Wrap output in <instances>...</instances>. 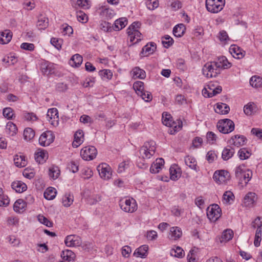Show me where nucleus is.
I'll use <instances>...</instances> for the list:
<instances>
[{
  "instance_id": "nucleus-31",
  "label": "nucleus",
  "mask_w": 262,
  "mask_h": 262,
  "mask_svg": "<svg viewBox=\"0 0 262 262\" xmlns=\"http://www.w3.org/2000/svg\"><path fill=\"white\" fill-rule=\"evenodd\" d=\"M61 257L62 258V259L69 262H71L74 261L75 257V254L71 250H66L62 251Z\"/></svg>"
},
{
  "instance_id": "nucleus-54",
  "label": "nucleus",
  "mask_w": 262,
  "mask_h": 262,
  "mask_svg": "<svg viewBox=\"0 0 262 262\" xmlns=\"http://www.w3.org/2000/svg\"><path fill=\"white\" fill-rule=\"evenodd\" d=\"M252 177V171L249 169H247L245 171L242 177V179L240 180L241 181L243 180L245 181V184H247L248 182L250 181Z\"/></svg>"
},
{
  "instance_id": "nucleus-29",
  "label": "nucleus",
  "mask_w": 262,
  "mask_h": 262,
  "mask_svg": "<svg viewBox=\"0 0 262 262\" xmlns=\"http://www.w3.org/2000/svg\"><path fill=\"white\" fill-rule=\"evenodd\" d=\"M234 150L231 146H227L223 149L222 154V158L227 161L230 159L234 155Z\"/></svg>"
},
{
  "instance_id": "nucleus-23",
  "label": "nucleus",
  "mask_w": 262,
  "mask_h": 262,
  "mask_svg": "<svg viewBox=\"0 0 262 262\" xmlns=\"http://www.w3.org/2000/svg\"><path fill=\"white\" fill-rule=\"evenodd\" d=\"M257 111V107L256 104L253 102H249L244 106V112L247 115H252L255 113Z\"/></svg>"
},
{
  "instance_id": "nucleus-39",
  "label": "nucleus",
  "mask_w": 262,
  "mask_h": 262,
  "mask_svg": "<svg viewBox=\"0 0 262 262\" xmlns=\"http://www.w3.org/2000/svg\"><path fill=\"white\" fill-rule=\"evenodd\" d=\"M56 194V189L53 187H49L44 192V197L47 200H51L55 198Z\"/></svg>"
},
{
  "instance_id": "nucleus-11",
  "label": "nucleus",
  "mask_w": 262,
  "mask_h": 262,
  "mask_svg": "<svg viewBox=\"0 0 262 262\" xmlns=\"http://www.w3.org/2000/svg\"><path fill=\"white\" fill-rule=\"evenodd\" d=\"M64 243L67 247L79 246L82 244L81 238L76 235H68L64 240Z\"/></svg>"
},
{
  "instance_id": "nucleus-20",
  "label": "nucleus",
  "mask_w": 262,
  "mask_h": 262,
  "mask_svg": "<svg viewBox=\"0 0 262 262\" xmlns=\"http://www.w3.org/2000/svg\"><path fill=\"white\" fill-rule=\"evenodd\" d=\"M255 198L256 194L255 193L251 192L248 193L244 199L243 203L244 205L249 207L252 206L255 202Z\"/></svg>"
},
{
  "instance_id": "nucleus-41",
  "label": "nucleus",
  "mask_w": 262,
  "mask_h": 262,
  "mask_svg": "<svg viewBox=\"0 0 262 262\" xmlns=\"http://www.w3.org/2000/svg\"><path fill=\"white\" fill-rule=\"evenodd\" d=\"M127 20L125 17H122L115 20L114 25L116 30H119L124 28L127 25Z\"/></svg>"
},
{
  "instance_id": "nucleus-32",
  "label": "nucleus",
  "mask_w": 262,
  "mask_h": 262,
  "mask_svg": "<svg viewBox=\"0 0 262 262\" xmlns=\"http://www.w3.org/2000/svg\"><path fill=\"white\" fill-rule=\"evenodd\" d=\"M146 77L145 72L139 67H135L133 69V77L135 79H144Z\"/></svg>"
},
{
  "instance_id": "nucleus-64",
  "label": "nucleus",
  "mask_w": 262,
  "mask_h": 262,
  "mask_svg": "<svg viewBox=\"0 0 262 262\" xmlns=\"http://www.w3.org/2000/svg\"><path fill=\"white\" fill-rule=\"evenodd\" d=\"M251 133L256 136L258 138L262 139V129L258 128H253Z\"/></svg>"
},
{
  "instance_id": "nucleus-10",
  "label": "nucleus",
  "mask_w": 262,
  "mask_h": 262,
  "mask_svg": "<svg viewBox=\"0 0 262 262\" xmlns=\"http://www.w3.org/2000/svg\"><path fill=\"white\" fill-rule=\"evenodd\" d=\"M100 177L104 180H108L111 178L112 171L111 167L105 163L100 164L98 167Z\"/></svg>"
},
{
  "instance_id": "nucleus-7",
  "label": "nucleus",
  "mask_w": 262,
  "mask_h": 262,
  "mask_svg": "<svg viewBox=\"0 0 262 262\" xmlns=\"http://www.w3.org/2000/svg\"><path fill=\"white\" fill-rule=\"evenodd\" d=\"M97 154L96 148L93 146H86L83 148L80 151V155L84 160H91L94 159Z\"/></svg>"
},
{
  "instance_id": "nucleus-53",
  "label": "nucleus",
  "mask_w": 262,
  "mask_h": 262,
  "mask_svg": "<svg viewBox=\"0 0 262 262\" xmlns=\"http://www.w3.org/2000/svg\"><path fill=\"white\" fill-rule=\"evenodd\" d=\"M208 89H209L210 91H211V92H210L209 93L207 94L208 97H212L218 94H220L222 90V86H217L214 89H212L211 88L209 87Z\"/></svg>"
},
{
  "instance_id": "nucleus-60",
  "label": "nucleus",
  "mask_w": 262,
  "mask_h": 262,
  "mask_svg": "<svg viewBox=\"0 0 262 262\" xmlns=\"http://www.w3.org/2000/svg\"><path fill=\"white\" fill-rule=\"evenodd\" d=\"M111 24L106 21H103L100 24V28L101 30L105 32H110L112 31Z\"/></svg>"
},
{
  "instance_id": "nucleus-40",
  "label": "nucleus",
  "mask_w": 262,
  "mask_h": 262,
  "mask_svg": "<svg viewBox=\"0 0 262 262\" xmlns=\"http://www.w3.org/2000/svg\"><path fill=\"white\" fill-rule=\"evenodd\" d=\"M6 132L10 136H13L16 134L17 129L15 124L12 122L7 123L6 126Z\"/></svg>"
},
{
  "instance_id": "nucleus-12",
  "label": "nucleus",
  "mask_w": 262,
  "mask_h": 262,
  "mask_svg": "<svg viewBox=\"0 0 262 262\" xmlns=\"http://www.w3.org/2000/svg\"><path fill=\"white\" fill-rule=\"evenodd\" d=\"M58 112L56 108H52L48 110L47 114V118L51 124L56 125L58 124Z\"/></svg>"
},
{
  "instance_id": "nucleus-48",
  "label": "nucleus",
  "mask_w": 262,
  "mask_h": 262,
  "mask_svg": "<svg viewBox=\"0 0 262 262\" xmlns=\"http://www.w3.org/2000/svg\"><path fill=\"white\" fill-rule=\"evenodd\" d=\"M49 176L53 179H56L60 174V170L58 167H52L49 168Z\"/></svg>"
},
{
  "instance_id": "nucleus-26",
  "label": "nucleus",
  "mask_w": 262,
  "mask_h": 262,
  "mask_svg": "<svg viewBox=\"0 0 262 262\" xmlns=\"http://www.w3.org/2000/svg\"><path fill=\"white\" fill-rule=\"evenodd\" d=\"M83 61L82 57L78 54L74 55L69 61V64L72 67H78Z\"/></svg>"
},
{
  "instance_id": "nucleus-57",
  "label": "nucleus",
  "mask_w": 262,
  "mask_h": 262,
  "mask_svg": "<svg viewBox=\"0 0 262 262\" xmlns=\"http://www.w3.org/2000/svg\"><path fill=\"white\" fill-rule=\"evenodd\" d=\"M223 198L226 203H228L230 200H233L234 196L231 191H227L224 193Z\"/></svg>"
},
{
  "instance_id": "nucleus-36",
  "label": "nucleus",
  "mask_w": 262,
  "mask_h": 262,
  "mask_svg": "<svg viewBox=\"0 0 262 262\" xmlns=\"http://www.w3.org/2000/svg\"><path fill=\"white\" fill-rule=\"evenodd\" d=\"M250 85L255 88H260L262 87V78L259 76H252L250 79Z\"/></svg>"
},
{
  "instance_id": "nucleus-55",
  "label": "nucleus",
  "mask_w": 262,
  "mask_h": 262,
  "mask_svg": "<svg viewBox=\"0 0 262 262\" xmlns=\"http://www.w3.org/2000/svg\"><path fill=\"white\" fill-rule=\"evenodd\" d=\"M129 164V161H124L121 163H120L119 165L118 168V172L119 173H122L125 170L126 168L128 167Z\"/></svg>"
},
{
  "instance_id": "nucleus-18",
  "label": "nucleus",
  "mask_w": 262,
  "mask_h": 262,
  "mask_svg": "<svg viewBox=\"0 0 262 262\" xmlns=\"http://www.w3.org/2000/svg\"><path fill=\"white\" fill-rule=\"evenodd\" d=\"M12 37V33L9 30H5L0 32V43L4 45L9 43L11 41Z\"/></svg>"
},
{
  "instance_id": "nucleus-49",
  "label": "nucleus",
  "mask_w": 262,
  "mask_h": 262,
  "mask_svg": "<svg viewBox=\"0 0 262 262\" xmlns=\"http://www.w3.org/2000/svg\"><path fill=\"white\" fill-rule=\"evenodd\" d=\"M238 154L239 158L241 160H245L248 159L251 155L250 152L245 148L240 149L238 151Z\"/></svg>"
},
{
  "instance_id": "nucleus-25",
  "label": "nucleus",
  "mask_w": 262,
  "mask_h": 262,
  "mask_svg": "<svg viewBox=\"0 0 262 262\" xmlns=\"http://www.w3.org/2000/svg\"><path fill=\"white\" fill-rule=\"evenodd\" d=\"M169 238L172 240H177L182 234L181 228L178 227H172L170 228Z\"/></svg>"
},
{
  "instance_id": "nucleus-47",
  "label": "nucleus",
  "mask_w": 262,
  "mask_h": 262,
  "mask_svg": "<svg viewBox=\"0 0 262 262\" xmlns=\"http://www.w3.org/2000/svg\"><path fill=\"white\" fill-rule=\"evenodd\" d=\"M162 43L165 48H168L173 44V40L170 36L166 35L162 38Z\"/></svg>"
},
{
  "instance_id": "nucleus-27",
  "label": "nucleus",
  "mask_w": 262,
  "mask_h": 262,
  "mask_svg": "<svg viewBox=\"0 0 262 262\" xmlns=\"http://www.w3.org/2000/svg\"><path fill=\"white\" fill-rule=\"evenodd\" d=\"M12 188L17 192H23L27 190L26 184L21 181L14 182L11 185Z\"/></svg>"
},
{
  "instance_id": "nucleus-2",
  "label": "nucleus",
  "mask_w": 262,
  "mask_h": 262,
  "mask_svg": "<svg viewBox=\"0 0 262 262\" xmlns=\"http://www.w3.org/2000/svg\"><path fill=\"white\" fill-rule=\"evenodd\" d=\"M202 73L207 78L216 77L221 73L219 66L215 61L205 63L202 68Z\"/></svg>"
},
{
  "instance_id": "nucleus-28",
  "label": "nucleus",
  "mask_w": 262,
  "mask_h": 262,
  "mask_svg": "<svg viewBox=\"0 0 262 262\" xmlns=\"http://www.w3.org/2000/svg\"><path fill=\"white\" fill-rule=\"evenodd\" d=\"M48 18L46 16L40 15L38 16L37 26L39 30H43L48 26Z\"/></svg>"
},
{
  "instance_id": "nucleus-24",
  "label": "nucleus",
  "mask_w": 262,
  "mask_h": 262,
  "mask_svg": "<svg viewBox=\"0 0 262 262\" xmlns=\"http://www.w3.org/2000/svg\"><path fill=\"white\" fill-rule=\"evenodd\" d=\"M214 110L216 113L220 114H227L230 111V107L225 103H217Z\"/></svg>"
},
{
  "instance_id": "nucleus-15",
  "label": "nucleus",
  "mask_w": 262,
  "mask_h": 262,
  "mask_svg": "<svg viewBox=\"0 0 262 262\" xmlns=\"http://www.w3.org/2000/svg\"><path fill=\"white\" fill-rule=\"evenodd\" d=\"M156 49V45L153 42L148 43L144 46L140 53L141 57L148 56L149 55L152 54Z\"/></svg>"
},
{
  "instance_id": "nucleus-1",
  "label": "nucleus",
  "mask_w": 262,
  "mask_h": 262,
  "mask_svg": "<svg viewBox=\"0 0 262 262\" xmlns=\"http://www.w3.org/2000/svg\"><path fill=\"white\" fill-rule=\"evenodd\" d=\"M156 143L154 141L145 142L139 150L140 158L143 160L150 159L155 153Z\"/></svg>"
},
{
  "instance_id": "nucleus-58",
  "label": "nucleus",
  "mask_w": 262,
  "mask_h": 262,
  "mask_svg": "<svg viewBox=\"0 0 262 262\" xmlns=\"http://www.w3.org/2000/svg\"><path fill=\"white\" fill-rule=\"evenodd\" d=\"M146 5L149 9L152 10L158 7L159 3L157 0H147Z\"/></svg>"
},
{
  "instance_id": "nucleus-21",
  "label": "nucleus",
  "mask_w": 262,
  "mask_h": 262,
  "mask_svg": "<svg viewBox=\"0 0 262 262\" xmlns=\"http://www.w3.org/2000/svg\"><path fill=\"white\" fill-rule=\"evenodd\" d=\"M148 250V246L142 245L135 250L134 255L137 257L145 258L147 255Z\"/></svg>"
},
{
  "instance_id": "nucleus-35",
  "label": "nucleus",
  "mask_w": 262,
  "mask_h": 262,
  "mask_svg": "<svg viewBox=\"0 0 262 262\" xmlns=\"http://www.w3.org/2000/svg\"><path fill=\"white\" fill-rule=\"evenodd\" d=\"M14 162L15 165L19 167H24L27 164L25 156L21 155H16L14 158Z\"/></svg>"
},
{
  "instance_id": "nucleus-30",
  "label": "nucleus",
  "mask_w": 262,
  "mask_h": 262,
  "mask_svg": "<svg viewBox=\"0 0 262 262\" xmlns=\"http://www.w3.org/2000/svg\"><path fill=\"white\" fill-rule=\"evenodd\" d=\"M186 30L185 26L183 24L176 25L173 29V35L177 37H180L183 35Z\"/></svg>"
},
{
  "instance_id": "nucleus-38",
  "label": "nucleus",
  "mask_w": 262,
  "mask_h": 262,
  "mask_svg": "<svg viewBox=\"0 0 262 262\" xmlns=\"http://www.w3.org/2000/svg\"><path fill=\"white\" fill-rule=\"evenodd\" d=\"M185 162L192 169L197 170V162L194 158L188 156L185 158Z\"/></svg>"
},
{
  "instance_id": "nucleus-8",
  "label": "nucleus",
  "mask_w": 262,
  "mask_h": 262,
  "mask_svg": "<svg viewBox=\"0 0 262 262\" xmlns=\"http://www.w3.org/2000/svg\"><path fill=\"white\" fill-rule=\"evenodd\" d=\"M213 178L219 184L226 183L230 179V174L226 170H217L214 173Z\"/></svg>"
},
{
  "instance_id": "nucleus-37",
  "label": "nucleus",
  "mask_w": 262,
  "mask_h": 262,
  "mask_svg": "<svg viewBox=\"0 0 262 262\" xmlns=\"http://www.w3.org/2000/svg\"><path fill=\"white\" fill-rule=\"evenodd\" d=\"M48 153L45 150H38L35 154V158L37 162L39 163L43 162L48 158Z\"/></svg>"
},
{
  "instance_id": "nucleus-9",
  "label": "nucleus",
  "mask_w": 262,
  "mask_h": 262,
  "mask_svg": "<svg viewBox=\"0 0 262 262\" xmlns=\"http://www.w3.org/2000/svg\"><path fill=\"white\" fill-rule=\"evenodd\" d=\"M54 137L51 132H46L40 135L39 138V143L42 146H47L54 141Z\"/></svg>"
},
{
  "instance_id": "nucleus-45",
  "label": "nucleus",
  "mask_w": 262,
  "mask_h": 262,
  "mask_svg": "<svg viewBox=\"0 0 262 262\" xmlns=\"http://www.w3.org/2000/svg\"><path fill=\"white\" fill-rule=\"evenodd\" d=\"M35 136V132L31 128H26L24 131V137L26 140L29 141Z\"/></svg>"
},
{
  "instance_id": "nucleus-17",
  "label": "nucleus",
  "mask_w": 262,
  "mask_h": 262,
  "mask_svg": "<svg viewBox=\"0 0 262 262\" xmlns=\"http://www.w3.org/2000/svg\"><path fill=\"white\" fill-rule=\"evenodd\" d=\"M246 138L242 135H235L230 140V143L236 147H240L246 143Z\"/></svg>"
},
{
  "instance_id": "nucleus-22",
  "label": "nucleus",
  "mask_w": 262,
  "mask_h": 262,
  "mask_svg": "<svg viewBox=\"0 0 262 262\" xmlns=\"http://www.w3.org/2000/svg\"><path fill=\"white\" fill-rule=\"evenodd\" d=\"M215 62L217 66H219L221 72L222 69H228L231 66V63L228 61L225 56L219 58L217 61Z\"/></svg>"
},
{
  "instance_id": "nucleus-33",
  "label": "nucleus",
  "mask_w": 262,
  "mask_h": 262,
  "mask_svg": "<svg viewBox=\"0 0 262 262\" xmlns=\"http://www.w3.org/2000/svg\"><path fill=\"white\" fill-rule=\"evenodd\" d=\"M26 207V203L22 199L17 200L14 204L13 209L16 212H23Z\"/></svg>"
},
{
  "instance_id": "nucleus-6",
  "label": "nucleus",
  "mask_w": 262,
  "mask_h": 262,
  "mask_svg": "<svg viewBox=\"0 0 262 262\" xmlns=\"http://www.w3.org/2000/svg\"><path fill=\"white\" fill-rule=\"evenodd\" d=\"M221 209L217 204H214L207 209L208 218L212 222H215L221 216Z\"/></svg>"
},
{
  "instance_id": "nucleus-4",
  "label": "nucleus",
  "mask_w": 262,
  "mask_h": 262,
  "mask_svg": "<svg viewBox=\"0 0 262 262\" xmlns=\"http://www.w3.org/2000/svg\"><path fill=\"white\" fill-rule=\"evenodd\" d=\"M225 0H206L207 10L213 13L221 11L224 6Z\"/></svg>"
},
{
  "instance_id": "nucleus-46",
  "label": "nucleus",
  "mask_w": 262,
  "mask_h": 262,
  "mask_svg": "<svg viewBox=\"0 0 262 262\" xmlns=\"http://www.w3.org/2000/svg\"><path fill=\"white\" fill-rule=\"evenodd\" d=\"M73 202V196L70 194H66L62 198V203L64 206L69 207Z\"/></svg>"
},
{
  "instance_id": "nucleus-56",
  "label": "nucleus",
  "mask_w": 262,
  "mask_h": 262,
  "mask_svg": "<svg viewBox=\"0 0 262 262\" xmlns=\"http://www.w3.org/2000/svg\"><path fill=\"white\" fill-rule=\"evenodd\" d=\"M244 166L239 165L238 166L235 170V176L237 178L239 179L240 180L242 179L243 174L245 172L246 170L244 169Z\"/></svg>"
},
{
  "instance_id": "nucleus-62",
  "label": "nucleus",
  "mask_w": 262,
  "mask_h": 262,
  "mask_svg": "<svg viewBox=\"0 0 262 262\" xmlns=\"http://www.w3.org/2000/svg\"><path fill=\"white\" fill-rule=\"evenodd\" d=\"M262 226V221L261 219L259 217H257L255 220L252 223V227L254 228H261Z\"/></svg>"
},
{
  "instance_id": "nucleus-63",
  "label": "nucleus",
  "mask_w": 262,
  "mask_h": 262,
  "mask_svg": "<svg viewBox=\"0 0 262 262\" xmlns=\"http://www.w3.org/2000/svg\"><path fill=\"white\" fill-rule=\"evenodd\" d=\"M262 226V221L261 219L259 217H257L255 220L252 223V227L254 228H261Z\"/></svg>"
},
{
  "instance_id": "nucleus-19",
  "label": "nucleus",
  "mask_w": 262,
  "mask_h": 262,
  "mask_svg": "<svg viewBox=\"0 0 262 262\" xmlns=\"http://www.w3.org/2000/svg\"><path fill=\"white\" fill-rule=\"evenodd\" d=\"M84 134L82 130H77L74 135V140L72 143L73 147H77L82 144L83 141Z\"/></svg>"
},
{
  "instance_id": "nucleus-14",
  "label": "nucleus",
  "mask_w": 262,
  "mask_h": 262,
  "mask_svg": "<svg viewBox=\"0 0 262 262\" xmlns=\"http://www.w3.org/2000/svg\"><path fill=\"white\" fill-rule=\"evenodd\" d=\"M229 52L234 58L239 59L243 58L245 55V52L235 45L230 46Z\"/></svg>"
},
{
  "instance_id": "nucleus-5",
  "label": "nucleus",
  "mask_w": 262,
  "mask_h": 262,
  "mask_svg": "<svg viewBox=\"0 0 262 262\" xmlns=\"http://www.w3.org/2000/svg\"><path fill=\"white\" fill-rule=\"evenodd\" d=\"M119 205L121 209L126 212L132 213L137 209L136 202L133 199H122L120 201Z\"/></svg>"
},
{
  "instance_id": "nucleus-50",
  "label": "nucleus",
  "mask_w": 262,
  "mask_h": 262,
  "mask_svg": "<svg viewBox=\"0 0 262 262\" xmlns=\"http://www.w3.org/2000/svg\"><path fill=\"white\" fill-rule=\"evenodd\" d=\"M38 221L41 224H44L47 227L52 226V223L49 221L45 216L43 215L39 214L37 216Z\"/></svg>"
},
{
  "instance_id": "nucleus-13",
  "label": "nucleus",
  "mask_w": 262,
  "mask_h": 262,
  "mask_svg": "<svg viewBox=\"0 0 262 262\" xmlns=\"http://www.w3.org/2000/svg\"><path fill=\"white\" fill-rule=\"evenodd\" d=\"M40 68L44 75H49L54 72V65L47 61H43L40 63Z\"/></svg>"
},
{
  "instance_id": "nucleus-59",
  "label": "nucleus",
  "mask_w": 262,
  "mask_h": 262,
  "mask_svg": "<svg viewBox=\"0 0 262 262\" xmlns=\"http://www.w3.org/2000/svg\"><path fill=\"white\" fill-rule=\"evenodd\" d=\"M73 30L72 27L66 24L65 26L63 25V31L62 34L64 35L70 36L73 33Z\"/></svg>"
},
{
  "instance_id": "nucleus-61",
  "label": "nucleus",
  "mask_w": 262,
  "mask_h": 262,
  "mask_svg": "<svg viewBox=\"0 0 262 262\" xmlns=\"http://www.w3.org/2000/svg\"><path fill=\"white\" fill-rule=\"evenodd\" d=\"M217 156L214 151H209L206 155V159L209 163H211L216 158Z\"/></svg>"
},
{
  "instance_id": "nucleus-16",
  "label": "nucleus",
  "mask_w": 262,
  "mask_h": 262,
  "mask_svg": "<svg viewBox=\"0 0 262 262\" xmlns=\"http://www.w3.org/2000/svg\"><path fill=\"white\" fill-rule=\"evenodd\" d=\"M164 161L162 158L157 159L151 164L150 168V171L151 173H157L164 167Z\"/></svg>"
},
{
  "instance_id": "nucleus-51",
  "label": "nucleus",
  "mask_w": 262,
  "mask_h": 262,
  "mask_svg": "<svg viewBox=\"0 0 262 262\" xmlns=\"http://www.w3.org/2000/svg\"><path fill=\"white\" fill-rule=\"evenodd\" d=\"M77 18L79 22L85 23L88 20V17L85 13L82 11L77 12Z\"/></svg>"
},
{
  "instance_id": "nucleus-43",
  "label": "nucleus",
  "mask_w": 262,
  "mask_h": 262,
  "mask_svg": "<svg viewBox=\"0 0 262 262\" xmlns=\"http://www.w3.org/2000/svg\"><path fill=\"white\" fill-rule=\"evenodd\" d=\"M170 254L171 256L178 258H181L184 255L183 250L179 246H177L176 249H171Z\"/></svg>"
},
{
  "instance_id": "nucleus-3",
  "label": "nucleus",
  "mask_w": 262,
  "mask_h": 262,
  "mask_svg": "<svg viewBox=\"0 0 262 262\" xmlns=\"http://www.w3.org/2000/svg\"><path fill=\"white\" fill-rule=\"evenodd\" d=\"M235 127L233 121L229 119H222L217 123V128L223 134H229L234 130Z\"/></svg>"
},
{
  "instance_id": "nucleus-52",
  "label": "nucleus",
  "mask_w": 262,
  "mask_h": 262,
  "mask_svg": "<svg viewBox=\"0 0 262 262\" xmlns=\"http://www.w3.org/2000/svg\"><path fill=\"white\" fill-rule=\"evenodd\" d=\"M3 115L8 119H11L14 115L13 111L10 107H6L3 110Z\"/></svg>"
},
{
  "instance_id": "nucleus-34",
  "label": "nucleus",
  "mask_w": 262,
  "mask_h": 262,
  "mask_svg": "<svg viewBox=\"0 0 262 262\" xmlns=\"http://www.w3.org/2000/svg\"><path fill=\"white\" fill-rule=\"evenodd\" d=\"M233 236V232L231 229H226L222 233L220 242H227L232 238Z\"/></svg>"
},
{
  "instance_id": "nucleus-42",
  "label": "nucleus",
  "mask_w": 262,
  "mask_h": 262,
  "mask_svg": "<svg viewBox=\"0 0 262 262\" xmlns=\"http://www.w3.org/2000/svg\"><path fill=\"white\" fill-rule=\"evenodd\" d=\"M133 88L138 95H142L144 90V83L140 81H137L134 82Z\"/></svg>"
},
{
  "instance_id": "nucleus-44",
  "label": "nucleus",
  "mask_w": 262,
  "mask_h": 262,
  "mask_svg": "<svg viewBox=\"0 0 262 262\" xmlns=\"http://www.w3.org/2000/svg\"><path fill=\"white\" fill-rule=\"evenodd\" d=\"M99 75L103 80H110L112 78L113 73L110 70H102L99 72Z\"/></svg>"
}]
</instances>
